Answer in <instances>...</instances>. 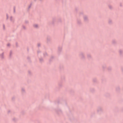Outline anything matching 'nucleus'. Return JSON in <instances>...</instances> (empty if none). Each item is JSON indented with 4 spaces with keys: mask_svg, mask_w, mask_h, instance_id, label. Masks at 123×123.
<instances>
[{
    "mask_svg": "<svg viewBox=\"0 0 123 123\" xmlns=\"http://www.w3.org/2000/svg\"><path fill=\"white\" fill-rule=\"evenodd\" d=\"M34 26L35 27L37 28L38 27V26L36 24V25H34Z\"/></svg>",
    "mask_w": 123,
    "mask_h": 123,
    "instance_id": "nucleus-1",
    "label": "nucleus"
}]
</instances>
